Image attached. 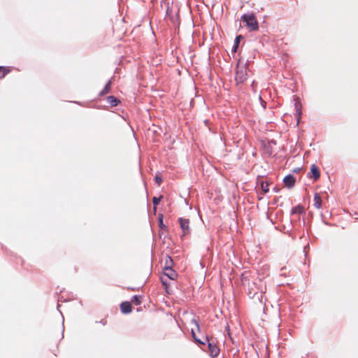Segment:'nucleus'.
<instances>
[{
  "label": "nucleus",
  "instance_id": "f257e3e1",
  "mask_svg": "<svg viewBox=\"0 0 358 358\" xmlns=\"http://www.w3.org/2000/svg\"><path fill=\"white\" fill-rule=\"evenodd\" d=\"M241 21L249 31H255L259 29V23L253 13H244L241 17Z\"/></svg>",
  "mask_w": 358,
  "mask_h": 358
},
{
  "label": "nucleus",
  "instance_id": "f03ea898",
  "mask_svg": "<svg viewBox=\"0 0 358 358\" xmlns=\"http://www.w3.org/2000/svg\"><path fill=\"white\" fill-rule=\"evenodd\" d=\"M205 352L212 358H215L220 353V348L217 346V341L213 336H206Z\"/></svg>",
  "mask_w": 358,
  "mask_h": 358
},
{
  "label": "nucleus",
  "instance_id": "7ed1b4c3",
  "mask_svg": "<svg viewBox=\"0 0 358 358\" xmlns=\"http://www.w3.org/2000/svg\"><path fill=\"white\" fill-rule=\"evenodd\" d=\"M248 69H236V76L235 80L236 85L243 83L245 80L248 79Z\"/></svg>",
  "mask_w": 358,
  "mask_h": 358
},
{
  "label": "nucleus",
  "instance_id": "20e7f679",
  "mask_svg": "<svg viewBox=\"0 0 358 358\" xmlns=\"http://www.w3.org/2000/svg\"><path fill=\"white\" fill-rule=\"evenodd\" d=\"M180 226L183 232V236L190 233L189 220L182 217L178 218Z\"/></svg>",
  "mask_w": 358,
  "mask_h": 358
},
{
  "label": "nucleus",
  "instance_id": "39448f33",
  "mask_svg": "<svg viewBox=\"0 0 358 358\" xmlns=\"http://www.w3.org/2000/svg\"><path fill=\"white\" fill-rule=\"evenodd\" d=\"M308 177L313 178L314 181H317L320 177V172L318 167L315 164L310 166V172L308 173Z\"/></svg>",
  "mask_w": 358,
  "mask_h": 358
},
{
  "label": "nucleus",
  "instance_id": "423d86ee",
  "mask_svg": "<svg viewBox=\"0 0 358 358\" xmlns=\"http://www.w3.org/2000/svg\"><path fill=\"white\" fill-rule=\"evenodd\" d=\"M262 176H258L257 178V185H260L262 194H266L269 192V182L263 180Z\"/></svg>",
  "mask_w": 358,
  "mask_h": 358
},
{
  "label": "nucleus",
  "instance_id": "0eeeda50",
  "mask_svg": "<svg viewBox=\"0 0 358 358\" xmlns=\"http://www.w3.org/2000/svg\"><path fill=\"white\" fill-rule=\"evenodd\" d=\"M282 182L287 188L290 189L294 186L295 182H296V179L292 175L289 174V175H287L283 178Z\"/></svg>",
  "mask_w": 358,
  "mask_h": 358
},
{
  "label": "nucleus",
  "instance_id": "6e6552de",
  "mask_svg": "<svg viewBox=\"0 0 358 358\" xmlns=\"http://www.w3.org/2000/svg\"><path fill=\"white\" fill-rule=\"evenodd\" d=\"M191 334L192 338H194L195 343L201 348V350H205L206 347V336L203 340L196 337V334L193 329H192Z\"/></svg>",
  "mask_w": 358,
  "mask_h": 358
},
{
  "label": "nucleus",
  "instance_id": "1a4fd4ad",
  "mask_svg": "<svg viewBox=\"0 0 358 358\" xmlns=\"http://www.w3.org/2000/svg\"><path fill=\"white\" fill-rule=\"evenodd\" d=\"M120 310L123 314H129L132 310V306L129 301H124L120 303Z\"/></svg>",
  "mask_w": 358,
  "mask_h": 358
},
{
  "label": "nucleus",
  "instance_id": "9d476101",
  "mask_svg": "<svg viewBox=\"0 0 358 358\" xmlns=\"http://www.w3.org/2000/svg\"><path fill=\"white\" fill-rule=\"evenodd\" d=\"M164 275L169 278L170 280H175L178 277L177 273L172 268L164 269Z\"/></svg>",
  "mask_w": 358,
  "mask_h": 358
},
{
  "label": "nucleus",
  "instance_id": "9b49d317",
  "mask_svg": "<svg viewBox=\"0 0 358 358\" xmlns=\"http://www.w3.org/2000/svg\"><path fill=\"white\" fill-rule=\"evenodd\" d=\"M243 39V36L242 35H238L234 40L233 47L231 48V52L236 53L239 47V44L241 41Z\"/></svg>",
  "mask_w": 358,
  "mask_h": 358
},
{
  "label": "nucleus",
  "instance_id": "f8f14e48",
  "mask_svg": "<svg viewBox=\"0 0 358 358\" xmlns=\"http://www.w3.org/2000/svg\"><path fill=\"white\" fill-rule=\"evenodd\" d=\"M304 213H305L304 207L301 204H299L296 206L293 207L291 210L292 215H294V214L301 215V214H303Z\"/></svg>",
  "mask_w": 358,
  "mask_h": 358
},
{
  "label": "nucleus",
  "instance_id": "ddd939ff",
  "mask_svg": "<svg viewBox=\"0 0 358 358\" xmlns=\"http://www.w3.org/2000/svg\"><path fill=\"white\" fill-rule=\"evenodd\" d=\"M111 81L108 80L107 83L105 85L103 89L99 92V96H103L106 94H108L110 92L111 90Z\"/></svg>",
  "mask_w": 358,
  "mask_h": 358
},
{
  "label": "nucleus",
  "instance_id": "4468645a",
  "mask_svg": "<svg viewBox=\"0 0 358 358\" xmlns=\"http://www.w3.org/2000/svg\"><path fill=\"white\" fill-rule=\"evenodd\" d=\"M106 101L112 107H115L120 103V101L114 96H108Z\"/></svg>",
  "mask_w": 358,
  "mask_h": 358
},
{
  "label": "nucleus",
  "instance_id": "2eb2a0df",
  "mask_svg": "<svg viewBox=\"0 0 358 358\" xmlns=\"http://www.w3.org/2000/svg\"><path fill=\"white\" fill-rule=\"evenodd\" d=\"M313 201V206L316 208L320 209L322 207V199L318 193L315 194Z\"/></svg>",
  "mask_w": 358,
  "mask_h": 358
},
{
  "label": "nucleus",
  "instance_id": "dca6fc26",
  "mask_svg": "<svg viewBox=\"0 0 358 358\" xmlns=\"http://www.w3.org/2000/svg\"><path fill=\"white\" fill-rule=\"evenodd\" d=\"M173 264V262L172 258L169 255H166L165 258V264L164 266V269H167L169 268H172Z\"/></svg>",
  "mask_w": 358,
  "mask_h": 358
},
{
  "label": "nucleus",
  "instance_id": "f3484780",
  "mask_svg": "<svg viewBox=\"0 0 358 358\" xmlns=\"http://www.w3.org/2000/svg\"><path fill=\"white\" fill-rule=\"evenodd\" d=\"M162 199H163L162 195H160L158 197L154 196L152 198V203H153V206H154L155 212H156V210H157V206L159 203V202L162 201Z\"/></svg>",
  "mask_w": 358,
  "mask_h": 358
},
{
  "label": "nucleus",
  "instance_id": "a211bd4d",
  "mask_svg": "<svg viewBox=\"0 0 358 358\" xmlns=\"http://www.w3.org/2000/svg\"><path fill=\"white\" fill-rule=\"evenodd\" d=\"M131 301L136 305L138 306L142 302V296L141 295H134L131 299Z\"/></svg>",
  "mask_w": 358,
  "mask_h": 358
},
{
  "label": "nucleus",
  "instance_id": "6ab92c4d",
  "mask_svg": "<svg viewBox=\"0 0 358 358\" xmlns=\"http://www.w3.org/2000/svg\"><path fill=\"white\" fill-rule=\"evenodd\" d=\"M163 214L162 213H159L158 215V224H159V227L161 229H166V227L164 225V222H163Z\"/></svg>",
  "mask_w": 358,
  "mask_h": 358
},
{
  "label": "nucleus",
  "instance_id": "aec40b11",
  "mask_svg": "<svg viewBox=\"0 0 358 358\" xmlns=\"http://www.w3.org/2000/svg\"><path fill=\"white\" fill-rule=\"evenodd\" d=\"M295 108H296V115L297 117V122H299V119L301 118V105L295 103Z\"/></svg>",
  "mask_w": 358,
  "mask_h": 358
},
{
  "label": "nucleus",
  "instance_id": "412c9836",
  "mask_svg": "<svg viewBox=\"0 0 358 358\" xmlns=\"http://www.w3.org/2000/svg\"><path fill=\"white\" fill-rule=\"evenodd\" d=\"M11 71V69H0V78H3L6 75Z\"/></svg>",
  "mask_w": 358,
  "mask_h": 358
},
{
  "label": "nucleus",
  "instance_id": "4be33fe9",
  "mask_svg": "<svg viewBox=\"0 0 358 358\" xmlns=\"http://www.w3.org/2000/svg\"><path fill=\"white\" fill-rule=\"evenodd\" d=\"M264 150H265L266 153L268 156L272 155H273V148H272V145H265V147H264Z\"/></svg>",
  "mask_w": 358,
  "mask_h": 358
},
{
  "label": "nucleus",
  "instance_id": "5701e85b",
  "mask_svg": "<svg viewBox=\"0 0 358 358\" xmlns=\"http://www.w3.org/2000/svg\"><path fill=\"white\" fill-rule=\"evenodd\" d=\"M241 282H242V284L243 285H245L247 282L249 283V279H248V276L247 275V273H244L242 274V275H241Z\"/></svg>",
  "mask_w": 358,
  "mask_h": 358
},
{
  "label": "nucleus",
  "instance_id": "b1692460",
  "mask_svg": "<svg viewBox=\"0 0 358 358\" xmlns=\"http://www.w3.org/2000/svg\"><path fill=\"white\" fill-rule=\"evenodd\" d=\"M192 323L196 326L197 331H200V326H199V319H195V318L192 319Z\"/></svg>",
  "mask_w": 358,
  "mask_h": 358
},
{
  "label": "nucleus",
  "instance_id": "393cba45",
  "mask_svg": "<svg viewBox=\"0 0 358 358\" xmlns=\"http://www.w3.org/2000/svg\"><path fill=\"white\" fill-rule=\"evenodd\" d=\"M259 100L264 109L266 108V102L262 99L261 96H259Z\"/></svg>",
  "mask_w": 358,
  "mask_h": 358
},
{
  "label": "nucleus",
  "instance_id": "a878e982",
  "mask_svg": "<svg viewBox=\"0 0 358 358\" xmlns=\"http://www.w3.org/2000/svg\"><path fill=\"white\" fill-rule=\"evenodd\" d=\"M161 282H162V284L163 285V286L165 287V289H167L168 288V282L166 280H165L163 277H161Z\"/></svg>",
  "mask_w": 358,
  "mask_h": 358
},
{
  "label": "nucleus",
  "instance_id": "bb28decb",
  "mask_svg": "<svg viewBox=\"0 0 358 358\" xmlns=\"http://www.w3.org/2000/svg\"><path fill=\"white\" fill-rule=\"evenodd\" d=\"M155 180L156 183L159 185L162 182V179L160 176H156L155 177Z\"/></svg>",
  "mask_w": 358,
  "mask_h": 358
},
{
  "label": "nucleus",
  "instance_id": "cd10ccee",
  "mask_svg": "<svg viewBox=\"0 0 358 358\" xmlns=\"http://www.w3.org/2000/svg\"><path fill=\"white\" fill-rule=\"evenodd\" d=\"M166 19H169L170 21L174 22H175V17L171 14H170L168 17H166Z\"/></svg>",
  "mask_w": 358,
  "mask_h": 358
},
{
  "label": "nucleus",
  "instance_id": "c85d7f7f",
  "mask_svg": "<svg viewBox=\"0 0 358 358\" xmlns=\"http://www.w3.org/2000/svg\"><path fill=\"white\" fill-rule=\"evenodd\" d=\"M171 14V10L169 6H167L166 8V17H168V16Z\"/></svg>",
  "mask_w": 358,
  "mask_h": 358
},
{
  "label": "nucleus",
  "instance_id": "c756f323",
  "mask_svg": "<svg viewBox=\"0 0 358 358\" xmlns=\"http://www.w3.org/2000/svg\"><path fill=\"white\" fill-rule=\"evenodd\" d=\"M272 144L275 145L276 144V141L275 140L269 141L268 143V145H271Z\"/></svg>",
  "mask_w": 358,
  "mask_h": 358
},
{
  "label": "nucleus",
  "instance_id": "7c9ffc66",
  "mask_svg": "<svg viewBox=\"0 0 358 358\" xmlns=\"http://www.w3.org/2000/svg\"><path fill=\"white\" fill-rule=\"evenodd\" d=\"M273 191L275 192H278L280 191V189L277 187H275L273 188Z\"/></svg>",
  "mask_w": 358,
  "mask_h": 358
},
{
  "label": "nucleus",
  "instance_id": "2f4dec72",
  "mask_svg": "<svg viewBox=\"0 0 358 358\" xmlns=\"http://www.w3.org/2000/svg\"><path fill=\"white\" fill-rule=\"evenodd\" d=\"M128 289H131V290H135V288H134V287H131H131H129Z\"/></svg>",
  "mask_w": 358,
  "mask_h": 358
},
{
  "label": "nucleus",
  "instance_id": "473e14b6",
  "mask_svg": "<svg viewBox=\"0 0 358 358\" xmlns=\"http://www.w3.org/2000/svg\"><path fill=\"white\" fill-rule=\"evenodd\" d=\"M255 81L254 80V81L252 82V86H254V85H255Z\"/></svg>",
  "mask_w": 358,
  "mask_h": 358
},
{
  "label": "nucleus",
  "instance_id": "72a5a7b5",
  "mask_svg": "<svg viewBox=\"0 0 358 358\" xmlns=\"http://www.w3.org/2000/svg\"><path fill=\"white\" fill-rule=\"evenodd\" d=\"M305 223H306V221H305V219L303 218V224H305Z\"/></svg>",
  "mask_w": 358,
  "mask_h": 358
},
{
  "label": "nucleus",
  "instance_id": "f704fd0d",
  "mask_svg": "<svg viewBox=\"0 0 358 358\" xmlns=\"http://www.w3.org/2000/svg\"><path fill=\"white\" fill-rule=\"evenodd\" d=\"M101 323L105 324V322H103V320L101 321Z\"/></svg>",
  "mask_w": 358,
  "mask_h": 358
},
{
  "label": "nucleus",
  "instance_id": "c9c22d12",
  "mask_svg": "<svg viewBox=\"0 0 358 358\" xmlns=\"http://www.w3.org/2000/svg\"><path fill=\"white\" fill-rule=\"evenodd\" d=\"M238 65H239V63L238 62V63L236 64V67H238Z\"/></svg>",
  "mask_w": 358,
  "mask_h": 358
},
{
  "label": "nucleus",
  "instance_id": "e433bc0d",
  "mask_svg": "<svg viewBox=\"0 0 358 358\" xmlns=\"http://www.w3.org/2000/svg\"><path fill=\"white\" fill-rule=\"evenodd\" d=\"M0 67H6V66H0Z\"/></svg>",
  "mask_w": 358,
  "mask_h": 358
}]
</instances>
